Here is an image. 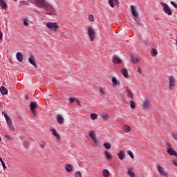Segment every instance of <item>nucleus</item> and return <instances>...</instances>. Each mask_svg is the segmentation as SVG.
<instances>
[{
	"label": "nucleus",
	"mask_w": 177,
	"mask_h": 177,
	"mask_svg": "<svg viewBox=\"0 0 177 177\" xmlns=\"http://www.w3.org/2000/svg\"><path fill=\"white\" fill-rule=\"evenodd\" d=\"M35 3H36L37 6L46 10V15L52 16L56 14V9L54 8L52 4L46 2V0H35Z\"/></svg>",
	"instance_id": "1"
},
{
	"label": "nucleus",
	"mask_w": 177,
	"mask_h": 177,
	"mask_svg": "<svg viewBox=\"0 0 177 177\" xmlns=\"http://www.w3.org/2000/svg\"><path fill=\"white\" fill-rule=\"evenodd\" d=\"M3 115H4L5 120L7 122V125L10 129V131H12V132H15V127H13V122L12 121V119L8 115V114L5 112H2Z\"/></svg>",
	"instance_id": "2"
},
{
	"label": "nucleus",
	"mask_w": 177,
	"mask_h": 177,
	"mask_svg": "<svg viewBox=\"0 0 177 177\" xmlns=\"http://www.w3.org/2000/svg\"><path fill=\"white\" fill-rule=\"evenodd\" d=\"M151 107V101L148 97L145 98L142 102V108L145 111H149Z\"/></svg>",
	"instance_id": "3"
},
{
	"label": "nucleus",
	"mask_w": 177,
	"mask_h": 177,
	"mask_svg": "<svg viewBox=\"0 0 177 177\" xmlns=\"http://www.w3.org/2000/svg\"><path fill=\"white\" fill-rule=\"evenodd\" d=\"M87 33L89 37L90 41H95V38H96V32H95V29L92 28V26H89L87 28Z\"/></svg>",
	"instance_id": "4"
},
{
	"label": "nucleus",
	"mask_w": 177,
	"mask_h": 177,
	"mask_svg": "<svg viewBox=\"0 0 177 177\" xmlns=\"http://www.w3.org/2000/svg\"><path fill=\"white\" fill-rule=\"evenodd\" d=\"M46 27L55 32H56V31H57V28H59V25H57V23L56 22H48L46 24Z\"/></svg>",
	"instance_id": "5"
},
{
	"label": "nucleus",
	"mask_w": 177,
	"mask_h": 177,
	"mask_svg": "<svg viewBox=\"0 0 177 177\" xmlns=\"http://www.w3.org/2000/svg\"><path fill=\"white\" fill-rule=\"evenodd\" d=\"M160 5H161L162 8H163V10H164L165 13L168 15V16H171V15H172V10H171V8H169V7L168 6V5L167 3L161 2Z\"/></svg>",
	"instance_id": "6"
},
{
	"label": "nucleus",
	"mask_w": 177,
	"mask_h": 177,
	"mask_svg": "<svg viewBox=\"0 0 177 177\" xmlns=\"http://www.w3.org/2000/svg\"><path fill=\"white\" fill-rule=\"evenodd\" d=\"M88 136L93 142H94L95 145H96V146H99V140L96 138V133H95V131H91L88 133Z\"/></svg>",
	"instance_id": "7"
},
{
	"label": "nucleus",
	"mask_w": 177,
	"mask_h": 177,
	"mask_svg": "<svg viewBox=\"0 0 177 177\" xmlns=\"http://www.w3.org/2000/svg\"><path fill=\"white\" fill-rule=\"evenodd\" d=\"M167 153L168 154H169V156H175L176 157H177L176 151L172 149V145H171V143L167 142Z\"/></svg>",
	"instance_id": "8"
},
{
	"label": "nucleus",
	"mask_w": 177,
	"mask_h": 177,
	"mask_svg": "<svg viewBox=\"0 0 177 177\" xmlns=\"http://www.w3.org/2000/svg\"><path fill=\"white\" fill-rule=\"evenodd\" d=\"M30 107L32 113L35 117L37 115V111H35V109H37V107H38V104H37L35 102H30Z\"/></svg>",
	"instance_id": "9"
},
{
	"label": "nucleus",
	"mask_w": 177,
	"mask_h": 177,
	"mask_svg": "<svg viewBox=\"0 0 177 177\" xmlns=\"http://www.w3.org/2000/svg\"><path fill=\"white\" fill-rule=\"evenodd\" d=\"M169 89H171V91H174V89H175V77L171 75L169 79Z\"/></svg>",
	"instance_id": "10"
},
{
	"label": "nucleus",
	"mask_w": 177,
	"mask_h": 177,
	"mask_svg": "<svg viewBox=\"0 0 177 177\" xmlns=\"http://www.w3.org/2000/svg\"><path fill=\"white\" fill-rule=\"evenodd\" d=\"M108 3L111 8H114L115 6L120 5V0H108Z\"/></svg>",
	"instance_id": "11"
},
{
	"label": "nucleus",
	"mask_w": 177,
	"mask_h": 177,
	"mask_svg": "<svg viewBox=\"0 0 177 177\" xmlns=\"http://www.w3.org/2000/svg\"><path fill=\"white\" fill-rule=\"evenodd\" d=\"M50 132H52V135H53V136H55L57 139V140H60V139H62V138H60V135H59V133H57V131H56V129L51 128L50 129Z\"/></svg>",
	"instance_id": "12"
},
{
	"label": "nucleus",
	"mask_w": 177,
	"mask_h": 177,
	"mask_svg": "<svg viewBox=\"0 0 177 177\" xmlns=\"http://www.w3.org/2000/svg\"><path fill=\"white\" fill-rule=\"evenodd\" d=\"M28 62H29V63H30V64L34 66V67H35V68H38V65H37V62H35V58L34 57V56H30L28 58Z\"/></svg>",
	"instance_id": "13"
},
{
	"label": "nucleus",
	"mask_w": 177,
	"mask_h": 177,
	"mask_svg": "<svg viewBox=\"0 0 177 177\" xmlns=\"http://www.w3.org/2000/svg\"><path fill=\"white\" fill-rule=\"evenodd\" d=\"M131 14L134 17H139V13L138 10L135 9V6H131Z\"/></svg>",
	"instance_id": "14"
},
{
	"label": "nucleus",
	"mask_w": 177,
	"mask_h": 177,
	"mask_svg": "<svg viewBox=\"0 0 177 177\" xmlns=\"http://www.w3.org/2000/svg\"><path fill=\"white\" fill-rule=\"evenodd\" d=\"M121 74L124 77V78H128L129 77V73H128V70L125 68H123L120 71Z\"/></svg>",
	"instance_id": "15"
},
{
	"label": "nucleus",
	"mask_w": 177,
	"mask_h": 177,
	"mask_svg": "<svg viewBox=\"0 0 177 177\" xmlns=\"http://www.w3.org/2000/svg\"><path fill=\"white\" fill-rule=\"evenodd\" d=\"M113 63H114V64H121V63H122V60L121 58L117 56H114L113 59Z\"/></svg>",
	"instance_id": "16"
},
{
	"label": "nucleus",
	"mask_w": 177,
	"mask_h": 177,
	"mask_svg": "<svg viewBox=\"0 0 177 177\" xmlns=\"http://www.w3.org/2000/svg\"><path fill=\"white\" fill-rule=\"evenodd\" d=\"M126 92L127 97H129L130 99H133L135 97V95H133V93L131 89L127 88Z\"/></svg>",
	"instance_id": "17"
},
{
	"label": "nucleus",
	"mask_w": 177,
	"mask_h": 177,
	"mask_svg": "<svg viewBox=\"0 0 177 177\" xmlns=\"http://www.w3.org/2000/svg\"><path fill=\"white\" fill-rule=\"evenodd\" d=\"M131 129H132L131 128V127L127 124H124L122 127V131L123 132H125V133H128L129 132H131Z\"/></svg>",
	"instance_id": "18"
},
{
	"label": "nucleus",
	"mask_w": 177,
	"mask_h": 177,
	"mask_svg": "<svg viewBox=\"0 0 177 177\" xmlns=\"http://www.w3.org/2000/svg\"><path fill=\"white\" fill-rule=\"evenodd\" d=\"M65 169L66 172H73V170L74 169V166L71 164H68L66 165Z\"/></svg>",
	"instance_id": "19"
},
{
	"label": "nucleus",
	"mask_w": 177,
	"mask_h": 177,
	"mask_svg": "<svg viewBox=\"0 0 177 177\" xmlns=\"http://www.w3.org/2000/svg\"><path fill=\"white\" fill-rule=\"evenodd\" d=\"M17 60L19 62V63H21L23 62V53L18 52L16 54Z\"/></svg>",
	"instance_id": "20"
},
{
	"label": "nucleus",
	"mask_w": 177,
	"mask_h": 177,
	"mask_svg": "<svg viewBox=\"0 0 177 177\" xmlns=\"http://www.w3.org/2000/svg\"><path fill=\"white\" fill-rule=\"evenodd\" d=\"M0 6L1 9H8V4L5 0H0Z\"/></svg>",
	"instance_id": "21"
},
{
	"label": "nucleus",
	"mask_w": 177,
	"mask_h": 177,
	"mask_svg": "<svg viewBox=\"0 0 177 177\" xmlns=\"http://www.w3.org/2000/svg\"><path fill=\"white\" fill-rule=\"evenodd\" d=\"M118 158L121 160H125V152L124 151H120L119 153H118Z\"/></svg>",
	"instance_id": "22"
},
{
	"label": "nucleus",
	"mask_w": 177,
	"mask_h": 177,
	"mask_svg": "<svg viewBox=\"0 0 177 177\" xmlns=\"http://www.w3.org/2000/svg\"><path fill=\"white\" fill-rule=\"evenodd\" d=\"M158 171L160 174V175H161L162 176L164 175V174L167 171H165V169L162 168V167L158 165Z\"/></svg>",
	"instance_id": "23"
},
{
	"label": "nucleus",
	"mask_w": 177,
	"mask_h": 177,
	"mask_svg": "<svg viewBox=\"0 0 177 177\" xmlns=\"http://www.w3.org/2000/svg\"><path fill=\"white\" fill-rule=\"evenodd\" d=\"M57 122H58V124H64V118H63L62 115H58L57 116Z\"/></svg>",
	"instance_id": "24"
},
{
	"label": "nucleus",
	"mask_w": 177,
	"mask_h": 177,
	"mask_svg": "<svg viewBox=\"0 0 177 177\" xmlns=\"http://www.w3.org/2000/svg\"><path fill=\"white\" fill-rule=\"evenodd\" d=\"M131 59H132L133 63H134L135 64H138V63L139 62H140V59L138 57H136V56L132 55Z\"/></svg>",
	"instance_id": "25"
},
{
	"label": "nucleus",
	"mask_w": 177,
	"mask_h": 177,
	"mask_svg": "<svg viewBox=\"0 0 177 177\" xmlns=\"http://www.w3.org/2000/svg\"><path fill=\"white\" fill-rule=\"evenodd\" d=\"M0 92L1 95H8V89H6V88H5L3 86L0 87Z\"/></svg>",
	"instance_id": "26"
},
{
	"label": "nucleus",
	"mask_w": 177,
	"mask_h": 177,
	"mask_svg": "<svg viewBox=\"0 0 177 177\" xmlns=\"http://www.w3.org/2000/svg\"><path fill=\"white\" fill-rule=\"evenodd\" d=\"M112 82L113 84V88H115V86H117V85H120V82H118V80H117V77H113L112 78Z\"/></svg>",
	"instance_id": "27"
},
{
	"label": "nucleus",
	"mask_w": 177,
	"mask_h": 177,
	"mask_svg": "<svg viewBox=\"0 0 177 177\" xmlns=\"http://www.w3.org/2000/svg\"><path fill=\"white\" fill-rule=\"evenodd\" d=\"M101 117L102 118H103V120H105L106 121H109V120H110V115L107 113L101 115Z\"/></svg>",
	"instance_id": "28"
},
{
	"label": "nucleus",
	"mask_w": 177,
	"mask_h": 177,
	"mask_svg": "<svg viewBox=\"0 0 177 177\" xmlns=\"http://www.w3.org/2000/svg\"><path fill=\"white\" fill-rule=\"evenodd\" d=\"M105 156L107 160H113V155H111L109 151H105Z\"/></svg>",
	"instance_id": "29"
},
{
	"label": "nucleus",
	"mask_w": 177,
	"mask_h": 177,
	"mask_svg": "<svg viewBox=\"0 0 177 177\" xmlns=\"http://www.w3.org/2000/svg\"><path fill=\"white\" fill-rule=\"evenodd\" d=\"M102 175L104 177H109L110 176V171L107 169H104L102 171Z\"/></svg>",
	"instance_id": "30"
},
{
	"label": "nucleus",
	"mask_w": 177,
	"mask_h": 177,
	"mask_svg": "<svg viewBox=\"0 0 177 177\" xmlns=\"http://www.w3.org/2000/svg\"><path fill=\"white\" fill-rule=\"evenodd\" d=\"M127 175L130 177H135V173L132 172V169L131 168L127 170Z\"/></svg>",
	"instance_id": "31"
},
{
	"label": "nucleus",
	"mask_w": 177,
	"mask_h": 177,
	"mask_svg": "<svg viewBox=\"0 0 177 177\" xmlns=\"http://www.w3.org/2000/svg\"><path fill=\"white\" fill-rule=\"evenodd\" d=\"M130 107L133 110H135V109H136V103H135V101H130Z\"/></svg>",
	"instance_id": "32"
},
{
	"label": "nucleus",
	"mask_w": 177,
	"mask_h": 177,
	"mask_svg": "<svg viewBox=\"0 0 177 177\" xmlns=\"http://www.w3.org/2000/svg\"><path fill=\"white\" fill-rule=\"evenodd\" d=\"M104 147L106 148V150H110V149H111V144L106 142L104 144Z\"/></svg>",
	"instance_id": "33"
},
{
	"label": "nucleus",
	"mask_w": 177,
	"mask_h": 177,
	"mask_svg": "<svg viewBox=\"0 0 177 177\" xmlns=\"http://www.w3.org/2000/svg\"><path fill=\"white\" fill-rule=\"evenodd\" d=\"M151 53V56L153 57L157 56V50L156 48H152Z\"/></svg>",
	"instance_id": "34"
},
{
	"label": "nucleus",
	"mask_w": 177,
	"mask_h": 177,
	"mask_svg": "<svg viewBox=\"0 0 177 177\" xmlns=\"http://www.w3.org/2000/svg\"><path fill=\"white\" fill-rule=\"evenodd\" d=\"M91 120H97V114L96 113H91Z\"/></svg>",
	"instance_id": "35"
},
{
	"label": "nucleus",
	"mask_w": 177,
	"mask_h": 177,
	"mask_svg": "<svg viewBox=\"0 0 177 177\" xmlns=\"http://www.w3.org/2000/svg\"><path fill=\"white\" fill-rule=\"evenodd\" d=\"M88 20L91 22H93L95 21V17L91 14H90L88 15Z\"/></svg>",
	"instance_id": "36"
},
{
	"label": "nucleus",
	"mask_w": 177,
	"mask_h": 177,
	"mask_svg": "<svg viewBox=\"0 0 177 177\" xmlns=\"http://www.w3.org/2000/svg\"><path fill=\"white\" fill-rule=\"evenodd\" d=\"M0 162L2 164V167H3V169H6V165H5V162H3V160L1 157H0Z\"/></svg>",
	"instance_id": "37"
},
{
	"label": "nucleus",
	"mask_w": 177,
	"mask_h": 177,
	"mask_svg": "<svg viewBox=\"0 0 177 177\" xmlns=\"http://www.w3.org/2000/svg\"><path fill=\"white\" fill-rule=\"evenodd\" d=\"M24 146L26 149H28V147H30V142H28V141H25L24 142Z\"/></svg>",
	"instance_id": "38"
},
{
	"label": "nucleus",
	"mask_w": 177,
	"mask_h": 177,
	"mask_svg": "<svg viewBox=\"0 0 177 177\" xmlns=\"http://www.w3.org/2000/svg\"><path fill=\"white\" fill-rule=\"evenodd\" d=\"M127 154H129L131 158H135V156L133 155V153H132L131 151H128Z\"/></svg>",
	"instance_id": "39"
},
{
	"label": "nucleus",
	"mask_w": 177,
	"mask_h": 177,
	"mask_svg": "<svg viewBox=\"0 0 177 177\" xmlns=\"http://www.w3.org/2000/svg\"><path fill=\"white\" fill-rule=\"evenodd\" d=\"M75 177H82V174L80 171H77L75 174Z\"/></svg>",
	"instance_id": "40"
},
{
	"label": "nucleus",
	"mask_w": 177,
	"mask_h": 177,
	"mask_svg": "<svg viewBox=\"0 0 177 177\" xmlns=\"http://www.w3.org/2000/svg\"><path fill=\"white\" fill-rule=\"evenodd\" d=\"M24 26H30V24L28 23V20H27L26 19H24Z\"/></svg>",
	"instance_id": "41"
},
{
	"label": "nucleus",
	"mask_w": 177,
	"mask_h": 177,
	"mask_svg": "<svg viewBox=\"0 0 177 177\" xmlns=\"http://www.w3.org/2000/svg\"><path fill=\"white\" fill-rule=\"evenodd\" d=\"M76 100H77V98L71 97L69 99L70 103H74V102H76Z\"/></svg>",
	"instance_id": "42"
},
{
	"label": "nucleus",
	"mask_w": 177,
	"mask_h": 177,
	"mask_svg": "<svg viewBox=\"0 0 177 177\" xmlns=\"http://www.w3.org/2000/svg\"><path fill=\"white\" fill-rule=\"evenodd\" d=\"M171 5H172L174 7L177 9V3L175 1H171Z\"/></svg>",
	"instance_id": "43"
},
{
	"label": "nucleus",
	"mask_w": 177,
	"mask_h": 177,
	"mask_svg": "<svg viewBox=\"0 0 177 177\" xmlns=\"http://www.w3.org/2000/svg\"><path fill=\"white\" fill-rule=\"evenodd\" d=\"M100 93H102V95H106V93L104 92V89H103V88H100Z\"/></svg>",
	"instance_id": "44"
},
{
	"label": "nucleus",
	"mask_w": 177,
	"mask_h": 177,
	"mask_svg": "<svg viewBox=\"0 0 177 177\" xmlns=\"http://www.w3.org/2000/svg\"><path fill=\"white\" fill-rule=\"evenodd\" d=\"M45 146H46V143L42 142V143L40 145V148H41V149H44V147H45Z\"/></svg>",
	"instance_id": "45"
},
{
	"label": "nucleus",
	"mask_w": 177,
	"mask_h": 177,
	"mask_svg": "<svg viewBox=\"0 0 177 177\" xmlns=\"http://www.w3.org/2000/svg\"><path fill=\"white\" fill-rule=\"evenodd\" d=\"M3 37V33L0 30V41H2V38Z\"/></svg>",
	"instance_id": "46"
},
{
	"label": "nucleus",
	"mask_w": 177,
	"mask_h": 177,
	"mask_svg": "<svg viewBox=\"0 0 177 177\" xmlns=\"http://www.w3.org/2000/svg\"><path fill=\"white\" fill-rule=\"evenodd\" d=\"M173 164L175 165V167H177V160L173 159Z\"/></svg>",
	"instance_id": "47"
},
{
	"label": "nucleus",
	"mask_w": 177,
	"mask_h": 177,
	"mask_svg": "<svg viewBox=\"0 0 177 177\" xmlns=\"http://www.w3.org/2000/svg\"><path fill=\"white\" fill-rule=\"evenodd\" d=\"M137 71H138V73H139V74H142V69L140 68V67L138 68Z\"/></svg>",
	"instance_id": "48"
},
{
	"label": "nucleus",
	"mask_w": 177,
	"mask_h": 177,
	"mask_svg": "<svg viewBox=\"0 0 177 177\" xmlns=\"http://www.w3.org/2000/svg\"><path fill=\"white\" fill-rule=\"evenodd\" d=\"M76 103L77 104H78L79 106H81V102H80V100L76 98Z\"/></svg>",
	"instance_id": "49"
},
{
	"label": "nucleus",
	"mask_w": 177,
	"mask_h": 177,
	"mask_svg": "<svg viewBox=\"0 0 177 177\" xmlns=\"http://www.w3.org/2000/svg\"><path fill=\"white\" fill-rule=\"evenodd\" d=\"M162 176L169 177V175H168V173L165 172Z\"/></svg>",
	"instance_id": "50"
},
{
	"label": "nucleus",
	"mask_w": 177,
	"mask_h": 177,
	"mask_svg": "<svg viewBox=\"0 0 177 177\" xmlns=\"http://www.w3.org/2000/svg\"><path fill=\"white\" fill-rule=\"evenodd\" d=\"M6 139L10 140V136H9L8 135H6Z\"/></svg>",
	"instance_id": "51"
},
{
	"label": "nucleus",
	"mask_w": 177,
	"mask_h": 177,
	"mask_svg": "<svg viewBox=\"0 0 177 177\" xmlns=\"http://www.w3.org/2000/svg\"><path fill=\"white\" fill-rule=\"evenodd\" d=\"M15 1V2H17V0H14Z\"/></svg>",
	"instance_id": "52"
},
{
	"label": "nucleus",
	"mask_w": 177,
	"mask_h": 177,
	"mask_svg": "<svg viewBox=\"0 0 177 177\" xmlns=\"http://www.w3.org/2000/svg\"><path fill=\"white\" fill-rule=\"evenodd\" d=\"M1 137H0V142H1Z\"/></svg>",
	"instance_id": "53"
},
{
	"label": "nucleus",
	"mask_w": 177,
	"mask_h": 177,
	"mask_svg": "<svg viewBox=\"0 0 177 177\" xmlns=\"http://www.w3.org/2000/svg\"><path fill=\"white\" fill-rule=\"evenodd\" d=\"M0 106H1V104H0Z\"/></svg>",
	"instance_id": "54"
}]
</instances>
